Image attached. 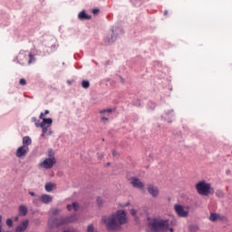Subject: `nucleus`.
<instances>
[{"label":"nucleus","mask_w":232,"mask_h":232,"mask_svg":"<svg viewBox=\"0 0 232 232\" xmlns=\"http://www.w3.org/2000/svg\"><path fill=\"white\" fill-rule=\"evenodd\" d=\"M102 122H108V117L106 116L102 117Z\"/></svg>","instance_id":"nucleus-34"},{"label":"nucleus","mask_w":232,"mask_h":232,"mask_svg":"<svg viewBox=\"0 0 232 232\" xmlns=\"http://www.w3.org/2000/svg\"><path fill=\"white\" fill-rule=\"evenodd\" d=\"M6 226L8 227H13V226H14V220H12V218H8V219H6Z\"/></svg>","instance_id":"nucleus-26"},{"label":"nucleus","mask_w":232,"mask_h":232,"mask_svg":"<svg viewBox=\"0 0 232 232\" xmlns=\"http://www.w3.org/2000/svg\"><path fill=\"white\" fill-rule=\"evenodd\" d=\"M40 128H42V137H44V135H46V133H48V130H49L50 126L44 125V126H40Z\"/></svg>","instance_id":"nucleus-21"},{"label":"nucleus","mask_w":232,"mask_h":232,"mask_svg":"<svg viewBox=\"0 0 232 232\" xmlns=\"http://www.w3.org/2000/svg\"><path fill=\"white\" fill-rule=\"evenodd\" d=\"M29 152L30 148L22 145L16 150L15 157H17V159H23V157H26V155H28Z\"/></svg>","instance_id":"nucleus-7"},{"label":"nucleus","mask_w":232,"mask_h":232,"mask_svg":"<svg viewBox=\"0 0 232 232\" xmlns=\"http://www.w3.org/2000/svg\"><path fill=\"white\" fill-rule=\"evenodd\" d=\"M29 195H31V197H35L34 192H32V191L29 192Z\"/></svg>","instance_id":"nucleus-39"},{"label":"nucleus","mask_w":232,"mask_h":232,"mask_svg":"<svg viewBox=\"0 0 232 232\" xmlns=\"http://www.w3.org/2000/svg\"><path fill=\"white\" fill-rule=\"evenodd\" d=\"M48 157L49 159H55V156L53 155V150H49L48 151Z\"/></svg>","instance_id":"nucleus-27"},{"label":"nucleus","mask_w":232,"mask_h":232,"mask_svg":"<svg viewBox=\"0 0 232 232\" xmlns=\"http://www.w3.org/2000/svg\"><path fill=\"white\" fill-rule=\"evenodd\" d=\"M50 215H52L53 217H55V215H59V213H61V209L59 208H52L49 211Z\"/></svg>","instance_id":"nucleus-22"},{"label":"nucleus","mask_w":232,"mask_h":232,"mask_svg":"<svg viewBox=\"0 0 232 232\" xmlns=\"http://www.w3.org/2000/svg\"><path fill=\"white\" fill-rule=\"evenodd\" d=\"M112 155H113V156H115V155H116L115 151H112Z\"/></svg>","instance_id":"nucleus-44"},{"label":"nucleus","mask_w":232,"mask_h":232,"mask_svg":"<svg viewBox=\"0 0 232 232\" xmlns=\"http://www.w3.org/2000/svg\"><path fill=\"white\" fill-rule=\"evenodd\" d=\"M56 162L57 160H55V158H47L39 164V167L44 168V169H52Z\"/></svg>","instance_id":"nucleus-6"},{"label":"nucleus","mask_w":232,"mask_h":232,"mask_svg":"<svg viewBox=\"0 0 232 232\" xmlns=\"http://www.w3.org/2000/svg\"><path fill=\"white\" fill-rule=\"evenodd\" d=\"M112 110L109 109V110H103V111H100V113L104 114V113H111Z\"/></svg>","instance_id":"nucleus-31"},{"label":"nucleus","mask_w":232,"mask_h":232,"mask_svg":"<svg viewBox=\"0 0 232 232\" xmlns=\"http://www.w3.org/2000/svg\"><path fill=\"white\" fill-rule=\"evenodd\" d=\"M19 215L20 217H26L28 215V208L23 205L19 207Z\"/></svg>","instance_id":"nucleus-15"},{"label":"nucleus","mask_w":232,"mask_h":232,"mask_svg":"<svg viewBox=\"0 0 232 232\" xmlns=\"http://www.w3.org/2000/svg\"><path fill=\"white\" fill-rule=\"evenodd\" d=\"M1 222H3V217L0 216V232L3 231V227L1 226Z\"/></svg>","instance_id":"nucleus-35"},{"label":"nucleus","mask_w":232,"mask_h":232,"mask_svg":"<svg viewBox=\"0 0 232 232\" xmlns=\"http://www.w3.org/2000/svg\"><path fill=\"white\" fill-rule=\"evenodd\" d=\"M28 224H30V221L28 219H25L24 221L22 222V224L15 228V232H24L26 231L28 228Z\"/></svg>","instance_id":"nucleus-11"},{"label":"nucleus","mask_w":232,"mask_h":232,"mask_svg":"<svg viewBox=\"0 0 232 232\" xmlns=\"http://www.w3.org/2000/svg\"><path fill=\"white\" fill-rule=\"evenodd\" d=\"M130 184L133 186V188H137V189H143L144 188V184L139 178H131L130 179Z\"/></svg>","instance_id":"nucleus-9"},{"label":"nucleus","mask_w":232,"mask_h":232,"mask_svg":"<svg viewBox=\"0 0 232 232\" xmlns=\"http://www.w3.org/2000/svg\"><path fill=\"white\" fill-rule=\"evenodd\" d=\"M95 228L93 227V225H89L87 227V232H93Z\"/></svg>","instance_id":"nucleus-30"},{"label":"nucleus","mask_w":232,"mask_h":232,"mask_svg":"<svg viewBox=\"0 0 232 232\" xmlns=\"http://www.w3.org/2000/svg\"><path fill=\"white\" fill-rule=\"evenodd\" d=\"M164 14H165V15H168V11H165Z\"/></svg>","instance_id":"nucleus-43"},{"label":"nucleus","mask_w":232,"mask_h":232,"mask_svg":"<svg viewBox=\"0 0 232 232\" xmlns=\"http://www.w3.org/2000/svg\"><path fill=\"white\" fill-rule=\"evenodd\" d=\"M82 88H84V90H88V88H90V82L83 80L82 82Z\"/></svg>","instance_id":"nucleus-23"},{"label":"nucleus","mask_w":232,"mask_h":232,"mask_svg":"<svg viewBox=\"0 0 232 232\" xmlns=\"http://www.w3.org/2000/svg\"><path fill=\"white\" fill-rule=\"evenodd\" d=\"M116 40H117V35H115L112 31V34L106 37L105 43H107L108 44H111L112 43H115Z\"/></svg>","instance_id":"nucleus-14"},{"label":"nucleus","mask_w":232,"mask_h":232,"mask_svg":"<svg viewBox=\"0 0 232 232\" xmlns=\"http://www.w3.org/2000/svg\"><path fill=\"white\" fill-rule=\"evenodd\" d=\"M97 202H98V206H102V199L101 198L97 199Z\"/></svg>","instance_id":"nucleus-33"},{"label":"nucleus","mask_w":232,"mask_h":232,"mask_svg":"<svg viewBox=\"0 0 232 232\" xmlns=\"http://www.w3.org/2000/svg\"><path fill=\"white\" fill-rule=\"evenodd\" d=\"M53 188H55V184H53V183L45 184V191H47V193L52 192L53 190Z\"/></svg>","instance_id":"nucleus-19"},{"label":"nucleus","mask_w":232,"mask_h":232,"mask_svg":"<svg viewBox=\"0 0 232 232\" xmlns=\"http://www.w3.org/2000/svg\"><path fill=\"white\" fill-rule=\"evenodd\" d=\"M149 227L151 232H166L169 229V221L168 219L153 218L149 222Z\"/></svg>","instance_id":"nucleus-2"},{"label":"nucleus","mask_w":232,"mask_h":232,"mask_svg":"<svg viewBox=\"0 0 232 232\" xmlns=\"http://www.w3.org/2000/svg\"><path fill=\"white\" fill-rule=\"evenodd\" d=\"M102 222L104 224L107 231H117L121 226H124V224L128 222L126 211L118 210L111 216H103L102 218Z\"/></svg>","instance_id":"nucleus-1"},{"label":"nucleus","mask_w":232,"mask_h":232,"mask_svg":"<svg viewBox=\"0 0 232 232\" xmlns=\"http://www.w3.org/2000/svg\"><path fill=\"white\" fill-rule=\"evenodd\" d=\"M44 116H45L44 112L40 113V119H42V121H44V119H45Z\"/></svg>","instance_id":"nucleus-36"},{"label":"nucleus","mask_w":232,"mask_h":232,"mask_svg":"<svg viewBox=\"0 0 232 232\" xmlns=\"http://www.w3.org/2000/svg\"><path fill=\"white\" fill-rule=\"evenodd\" d=\"M32 122H34V123H35L36 128H39L40 123H39V122H37V118H36V117H33V118H32Z\"/></svg>","instance_id":"nucleus-28"},{"label":"nucleus","mask_w":232,"mask_h":232,"mask_svg":"<svg viewBox=\"0 0 232 232\" xmlns=\"http://www.w3.org/2000/svg\"><path fill=\"white\" fill-rule=\"evenodd\" d=\"M19 83L21 86H26V80L24 78L20 79Z\"/></svg>","instance_id":"nucleus-29"},{"label":"nucleus","mask_w":232,"mask_h":232,"mask_svg":"<svg viewBox=\"0 0 232 232\" xmlns=\"http://www.w3.org/2000/svg\"><path fill=\"white\" fill-rule=\"evenodd\" d=\"M40 200L44 204H50V202H52V200H53V198L48 194H44L40 197Z\"/></svg>","instance_id":"nucleus-12"},{"label":"nucleus","mask_w":232,"mask_h":232,"mask_svg":"<svg viewBox=\"0 0 232 232\" xmlns=\"http://www.w3.org/2000/svg\"><path fill=\"white\" fill-rule=\"evenodd\" d=\"M218 218H220V215H218L217 213H211L209 216V220H211V222H217V220H218Z\"/></svg>","instance_id":"nucleus-20"},{"label":"nucleus","mask_w":232,"mask_h":232,"mask_svg":"<svg viewBox=\"0 0 232 232\" xmlns=\"http://www.w3.org/2000/svg\"><path fill=\"white\" fill-rule=\"evenodd\" d=\"M147 191L149 195H150L153 198H157V197H159V195L160 194V190L159 189V187L153 184L148 185Z\"/></svg>","instance_id":"nucleus-8"},{"label":"nucleus","mask_w":232,"mask_h":232,"mask_svg":"<svg viewBox=\"0 0 232 232\" xmlns=\"http://www.w3.org/2000/svg\"><path fill=\"white\" fill-rule=\"evenodd\" d=\"M216 196H217L218 198H224V191H222V190H217V191H216Z\"/></svg>","instance_id":"nucleus-25"},{"label":"nucleus","mask_w":232,"mask_h":232,"mask_svg":"<svg viewBox=\"0 0 232 232\" xmlns=\"http://www.w3.org/2000/svg\"><path fill=\"white\" fill-rule=\"evenodd\" d=\"M48 135H52V130H49V131H48Z\"/></svg>","instance_id":"nucleus-42"},{"label":"nucleus","mask_w":232,"mask_h":232,"mask_svg":"<svg viewBox=\"0 0 232 232\" xmlns=\"http://www.w3.org/2000/svg\"><path fill=\"white\" fill-rule=\"evenodd\" d=\"M77 220V217L71 216L66 218H49L48 225L51 227H59L61 226H64V224H70L71 222H75Z\"/></svg>","instance_id":"nucleus-3"},{"label":"nucleus","mask_w":232,"mask_h":232,"mask_svg":"<svg viewBox=\"0 0 232 232\" xmlns=\"http://www.w3.org/2000/svg\"><path fill=\"white\" fill-rule=\"evenodd\" d=\"M34 63H35V56L32 53H30L28 64H34Z\"/></svg>","instance_id":"nucleus-24"},{"label":"nucleus","mask_w":232,"mask_h":232,"mask_svg":"<svg viewBox=\"0 0 232 232\" xmlns=\"http://www.w3.org/2000/svg\"><path fill=\"white\" fill-rule=\"evenodd\" d=\"M33 202H34V204H35V200H34Z\"/></svg>","instance_id":"nucleus-45"},{"label":"nucleus","mask_w":232,"mask_h":232,"mask_svg":"<svg viewBox=\"0 0 232 232\" xmlns=\"http://www.w3.org/2000/svg\"><path fill=\"white\" fill-rule=\"evenodd\" d=\"M68 211H72V209L77 211L79 209V203L73 202L72 205H67Z\"/></svg>","instance_id":"nucleus-18"},{"label":"nucleus","mask_w":232,"mask_h":232,"mask_svg":"<svg viewBox=\"0 0 232 232\" xmlns=\"http://www.w3.org/2000/svg\"><path fill=\"white\" fill-rule=\"evenodd\" d=\"M196 189L198 195L208 197V195L211 194V184L206 182V180H201L196 184Z\"/></svg>","instance_id":"nucleus-4"},{"label":"nucleus","mask_w":232,"mask_h":232,"mask_svg":"<svg viewBox=\"0 0 232 232\" xmlns=\"http://www.w3.org/2000/svg\"><path fill=\"white\" fill-rule=\"evenodd\" d=\"M92 14H99V9H93Z\"/></svg>","instance_id":"nucleus-37"},{"label":"nucleus","mask_w":232,"mask_h":232,"mask_svg":"<svg viewBox=\"0 0 232 232\" xmlns=\"http://www.w3.org/2000/svg\"><path fill=\"white\" fill-rule=\"evenodd\" d=\"M78 19H80V21H90V19H92V15L87 14L86 11H82L78 14Z\"/></svg>","instance_id":"nucleus-13"},{"label":"nucleus","mask_w":232,"mask_h":232,"mask_svg":"<svg viewBox=\"0 0 232 232\" xmlns=\"http://www.w3.org/2000/svg\"><path fill=\"white\" fill-rule=\"evenodd\" d=\"M32 144V139L30 138V136H24L23 138V145L25 148H28V146H30Z\"/></svg>","instance_id":"nucleus-17"},{"label":"nucleus","mask_w":232,"mask_h":232,"mask_svg":"<svg viewBox=\"0 0 232 232\" xmlns=\"http://www.w3.org/2000/svg\"><path fill=\"white\" fill-rule=\"evenodd\" d=\"M17 220H19V218H18V217H15V218H14V221L17 222Z\"/></svg>","instance_id":"nucleus-40"},{"label":"nucleus","mask_w":232,"mask_h":232,"mask_svg":"<svg viewBox=\"0 0 232 232\" xmlns=\"http://www.w3.org/2000/svg\"><path fill=\"white\" fill-rule=\"evenodd\" d=\"M48 113H50V111L45 110L44 115H48Z\"/></svg>","instance_id":"nucleus-38"},{"label":"nucleus","mask_w":232,"mask_h":232,"mask_svg":"<svg viewBox=\"0 0 232 232\" xmlns=\"http://www.w3.org/2000/svg\"><path fill=\"white\" fill-rule=\"evenodd\" d=\"M130 215H132V217H135V215H137V210L131 209L130 210Z\"/></svg>","instance_id":"nucleus-32"},{"label":"nucleus","mask_w":232,"mask_h":232,"mask_svg":"<svg viewBox=\"0 0 232 232\" xmlns=\"http://www.w3.org/2000/svg\"><path fill=\"white\" fill-rule=\"evenodd\" d=\"M169 232H174L173 227L169 228Z\"/></svg>","instance_id":"nucleus-41"},{"label":"nucleus","mask_w":232,"mask_h":232,"mask_svg":"<svg viewBox=\"0 0 232 232\" xmlns=\"http://www.w3.org/2000/svg\"><path fill=\"white\" fill-rule=\"evenodd\" d=\"M174 211L181 218H188L189 216V206L174 205Z\"/></svg>","instance_id":"nucleus-5"},{"label":"nucleus","mask_w":232,"mask_h":232,"mask_svg":"<svg viewBox=\"0 0 232 232\" xmlns=\"http://www.w3.org/2000/svg\"><path fill=\"white\" fill-rule=\"evenodd\" d=\"M53 123V120H52V118H45L40 123V126H52Z\"/></svg>","instance_id":"nucleus-16"},{"label":"nucleus","mask_w":232,"mask_h":232,"mask_svg":"<svg viewBox=\"0 0 232 232\" xmlns=\"http://www.w3.org/2000/svg\"><path fill=\"white\" fill-rule=\"evenodd\" d=\"M14 61H16L18 64H22V66L24 65V63H26V52L21 51Z\"/></svg>","instance_id":"nucleus-10"}]
</instances>
